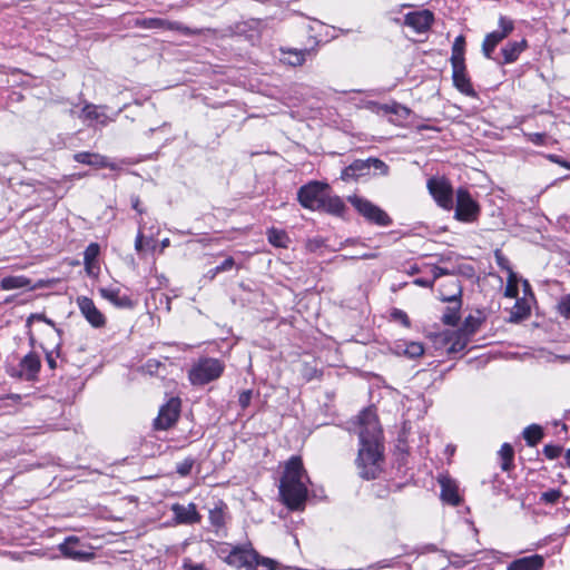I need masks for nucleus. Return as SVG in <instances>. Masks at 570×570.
<instances>
[{"label":"nucleus","instance_id":"6","mask_svg":"<svg viewBox=\"0 0 570 570\" xmlns=\"http://www.w3.org/2000/svg\"><path fill=\"white\" fill-rule=\"evenodd\" d=\"M327 190V184L309 181L298 189L297 199L304 208L318 212Z\"/></svg>","mask_w":570,"mask_h":570},{"label":"nucleus","instance_id":"21","mask_svg":"<svg viewBox=\"0 0 570 570\" xmlns=\"http://www.w3.org/2000/svg\"><path fill=\"white\" fill-rule=\"evenodd\" d=\"M99 293L102 298L110 302L112 305L119 308H132L134 302L132 299L121 293L120 288L118 287H101L99 288Z\"/></svg>","mask_w":570,"mask_h":570},{"label":"nucleus","instance_id":"9","mask_svg":"<svg viewBox=\"0 0 570 570\" xmlns=\"http://www.w3.org/2000/svg\"><path fill=\"white\" fill-rule=\"evenodd\" d=\"M61 554L75 561H88L95 557L91 546L82 542L78 537L70 535L59 544Z\"/></svg>","mask_w":570,"mask_h":570},{"label":"nucleus","instance_id":"10","mask_svg":"<svg viewBox=\"0 0 570 570\" xmlns=\"http://www.w3.org/2000/svg\"><path fill=\"white\" fill-rule=\"evenodd\" d=\"M426 187L429 193L443 209L450 210L453 207V189L445 178L431 177Z\"/></svg>","mask_w":570,"mask_h":570},{"label":"nucleus","instance_id":"33","mask_svg":"<svg viewBox=\"0 0 570 570\" xmlns=\"http://www.w3.org/2000/svg\"><path fill=\"white\" fill-rule=\"evenodd\" d=\"M268 242L276 247H287L288 236L284 230L271 228L267 232Z\"/></svg>","mask_w":570,"mask_h":570},{"label":"nucleus","instance_id":"58","mask_svg":"<svg viewBox=\"0 0 570 570\" xmlns=\"http://www.w3.org/2000/svg\"><path fill=\"white\" fill-rule=\"evenodd\" d=\"M376 257H377V255L375 253H364L358 256H355V258H361V259H373Z\"/></svg>","mask_w":570,"mask_h":570},{"label":"nucleus","instance_id":"51","mask_svg":"<svg viewBox=\"0 0 570 570\" xmlns=\"http://www.w3.org/2000/svg\"><path fill=\"white\" fill-rule=\"evenodd\" d=\"M465 49V39L462 35L458 36L454 39L452 45V52H464Z\"/></svg>","mask_w":570,"mask_h":570},{"label":"nucleus","instance_id":"54","mask_svg":"<svg viewBox=\"0 0 570 570\" xmlns=\"http://www.w3.org/2000/svg\"><path fill=\"white\" fill-rule=\"evenodd\" d=\"M431 272H432V277H431V279H433V283H434L439 277H441V276H443V275H446V274H448L446 269H444V268H442V267H440V266H433V267H432V269H431Z\"/></svg>","mask_w":570,"mask_h":570},{"label":"nucleus","instance_id":"2","mask_svg":"<svg viewBox=\"0 0 570 570\" xmlns=\"http://www.w3.org/2000/svg\"><path fill=\"white\" fill-rule=\"evenodd\" d=\"M308 482L309 478L303 466L302 459L292 456L286 463L279 484V495L289 510L299 511L305 508Z\"/></svg>","mask_w":570,"mask_h":570},{"label":"nucleus","instance_id":"31","mask_svg":"<svg viewBox=\"0 0 570 570\" xmlns=\"http://www.w3.org/2000/svg\"><path fill=\"white\" fill-rule=\"evenodd\" d=\"M499 456L501 459V469L503 471H510L514 466V451L511 444L503 443L499 451Z\"/></svg>","mask_w":570,"mask_h":570},{"label":"nucleus","instance_id":"40","mask_svg":"<svg viewBox=\"0 0 570 570\" xmlns=\"http://www.w3.org/2000/svg\"><path fill=\"white\" fill-rule=\"evenodd\" d=\"M424 353V347L419 342L405 343L404 354L411 358L421 356Z\"/></svg>","mask_w":570,"mask_h":570},{"label":"nucleus","instance_id":"14","mask_svg":"<svg viewBox=\"0 0 570 570\" xmlns=\"http://www.w3.org/2000/svg\"><path fill=\"white\" fill-rule=\"evenodd\" d=\"M434 21V14L430 10L412 11L404 16V24L416 33L426 32Z\"/></svg>","mask_w":570,"mask_h":570},{"label":"nucleus","instance_id":"44","mask_svg":"<svg viewBox=\"0 0 570 570\" xmlns=\"http://www.w3.org/2000/svg\"><path fill=\"white\" fill-rule=\"evenodd\" d=\"M160 367H165V365L155 358H150L144 364L142 371L149 375H155L159 373Z\"/></svg>","mask_w":570,"mask_h":570},{"label":"nucleus","instance_id":"52","mask_svg":"<svg viewBox=\"0 0 570 570\" xmlns=\"http://www.w3.org/2000/svg\"><path fill=\"white\" fill-rule=\"evenodd\" d=\"M413 284H415L420 287L431 288L433 286V279L425 278V277H419L413 281Z\"/></svg>","mask_w":570,"mask_h":570},{"label":"nucleus","instance_id":"63","mask_svg":"<svg viewBox=\"0 0 570 570\" xmlns=\"http://www.w3.org/2000/svg\"><path fill=\"white\" fill-rule=\"evenodd\" d=\"M185 570H202V568L199 566H195V567H187V564L184 566Z\"/></svg>","mask_w":570,"mask_h":570},{"label":"nucleus","instance_id":"39","mask_svg":"<svg viewBox=\"0 0 570 570\" xmlns=\"http://www.w3.org/2000/svg\"><path fill=\"white\" fill-rule=\"evenodd\" d=\"M194 464H195V459L191 456H188V458L184 459L181 462H178L176 464V472L180 476H187L190 474Z\"/></svg>","mask_w":570,"mask_h":570},{"label":"nucleus","instance_id":"20","mask_svg":"<svg viewBox=\"0 0 570 570\" xmlns=\"http://www.w3.org/2000/svg\"><path fill=\"white\" fill-rule=\"evenodd\" d=\"M456 285L458 292L449 297H443V302L452 303L453 306H449L443 316L442 322L450 326H455L460 321V308H461V287Z\"/></svg>","mask_w":570,"mask_h":570},{"label":"nucleus","instance_id":"24","mask_svg":"<svg viewBox=\"0 0 570 570\" xmlns=\"http://www.w3.org/2000/svg\"><path fill=\"white\" fill-rule=\"evenodd\" d=\"M452 79L454 87L465 96L475 97L476 92L472 87L471 80L465 68L452 69Z\"/></svg>","mask_w":570,"mask_h":570},{"label":"nucleus","instance_id":"49","mask_svg":"<svg viewBox=\"0 0 570 570\" xmlns=\"http://www.w3.org/2000/svg\"><path fill=\"white\" fill-rule=\"evenodd\" d=\"M252 397H253L252 390H245L239 394L238 403L243 410L246 409L250 404Z\"/></svg>","mask_w":570,"mask_h":570},{"label":"nucleus","instance_id":"35","mask_svg":"<svg viewBox=\"0 0 570 570\" xmlns=\"http://www.w3.org/2000/svg\"><path fill=\"white\" fill-rule=\"evenodd\" d=\"M481 321L478 317H474L472 315H469L461 328H459V332L464 333L466 336H472L480 327Z\"/></svg>","mask_w":570,"mask_h":570},{"label":"nucleus","instance_id":"53","mask_svg":"<svg viewBox=\"0 0 570 570\" xmlns=\"http://www.w3.org/2000/svg\"><path fill=\"white\" fill-rule=\"evenodd\" d=\"M59 356V353L57 352V355H53V352H47L46 353V361L51 370H55L57 367V357Z\"/></svg>","mask_w":570,"mask_h":570},{"label":"nucleus","instance_id":"41","mask_svg":"<svg viewBox=\"0 0 570 570\" xmlns=\"http://www.w3.org/2000/svg\"><path fill=\"white\" fill-rule=\"evenodd\" d=\"M562 492L558 489H550L546 492H542L540 495V502L546 504H554L561 498Z\"/></svg>","mask_w":570,"mask_h":570},{"label":"nucleus","instance_id":"37","mask_svg":"<svg viewBox=\"0 0 570 570\" xmlns=\"http://www.w3.org/2000/svg\"><path fill=\"white\" fill-rule=\"evenodd\" d=\"M104 116L98 111V108L95 105L88 104L86 105L80 114V118L85 121H99L100 117Z\"/></svg>","mask_w":570,"mask_h":570},{"label":"nucleus","instance_id":"18","mask_svg":"<svg viewBox=\"0 0 570 570\" xmlns=\"http://www.w3.org/2000/svg\"><path fill=\"white\" fill-rule=\"evenodd\" d=\"M171 511L175 517V521L178 524H195L202 519L197 512L196 504L189 503L187 505L175 503L171 505Z\"/></svg>","mask_w":570,"mask_h":570},{"label":"nucleus","instance_id":"11","mask_svg":"<svg viewBox=\"0 0 570 570\" xmlns=\"http://www.w3.org/2000/svg\"><path fill=\"white\" fill-rule=\"evenodd\" d=\"M479 213L480 207L470 193L465 188H459L454 217L460 222L471 223L476 219Z\"/></svg>","mask_w":570,"mask_h":570},{"label":"nucleus","instance_id":"50","mask_svg":"<svg viewBox=\"0 0 570 570\" xmlns=\"http://www.w3.org/2000/svg\"><path fill=\"white\" fill-rule=\"evenodd\" d=\"M33 321H41V322H45V323H47L49 325H53V322L51 320L47 318L45 314L35 313V314H31L27 318L26 326L28 328H30Z\"/></svg>","mask_w":570,"mask_h":570},{"label":"nucleus","instance_id":"7","mask_svg":"<svg viewBox=\"0 0 570 570\" xmlns=\"http://www.w3.org/2000/svg\"><path fill=\"white\" fill-rule=\"evenodd\" d=\"M135 26L144 29L175 30L188 37L203 35L207 30L202 28H190L181 22L161 18H137L135 20Z\"/></svg>","mask_w":570,"mask_h":570},{"label":"nucleus","instance_id":"46","mask_svg":"<svg viewBox=\"0 0 570 570\" xmlns=\"http://www.w3.org/2000/svg\"><path fill=\"white\" fill-rule=\"evenodd\" d=\"M562 448L554 444H547L543 448L544 455L550 459L554 460L561 454Z\"/></svg>","mask_w":570,"mask_h":570},{"label":"nucleus","instance_id":"29","mask_svg":"<svg viewBox=\"0 0 570 570\" xmlns=\"http://www.w3.org/2000/svg\"><path fill=\"white\" fill-rule=\"evenodd\" d=\"M530 314V306L524 299H517L514 306L510 312L509 321L512 323H518L524 318H527Z\"/></svg>","mask_w":570,"mask_h":570},{"label":"nucleus","instance_id":"3","mask_svg":"<svg viewBox=\"0 0 570 570\" xmlns=\"http://www.w3.org/2000/svg\"><path fill=\"white\" fill-rule=\"evenodd\" d=\"M224 559L230 567L246 568L247 570H254L257 567H264L267 570H277L279 568V563L276 560L261 557L250 544L229 547Z\"/></svg>","mask_w":570,"mask_h":570},{"label":"nucleus","instance_id":"62","mask_svg":"<svg viewBox=\"0 0 570 570\" xmlns=\"http://www.w3.org/2000/svg\"><path fill=\"white\" fill-rule=\"evenodd\" d=\"M490 554H491V559H493V560H499V558H500L499 552H490Z\"/></svg>","mask_w":570,"mask_h":570},{"label":"nucleus","instance_id":"34","mask_svg":"<svg viewBox=\"0 0 570 570\" xmlns=\"http://www.w3.org/2000/svg\"><path fill=\"white\" fill-rule=\"evenodd\" d=\"M100 252V247L97 243H91L87 246V248L83 252V263L86 266V269L89 272L90 266L92 263L96 262L98 255Z\"/></svg>","mask_w":570,"mask_h":570},{"label":"nucleus","instance_id":"43","mask_svg":"<svg viewBox=\"0 0 570 570\" xmlns=\"http://www.w3.org/2000/svg\"><path fill=\"white\" fill-rule=\"evenodd\" d=\"M391 318L395 322H400L404 327L411 326V322L407 314L400 308H393L391 311Z\"/></svg>","mask_w":570,"mask_h":570},{"label":"nucleus","instance_id":"13","mask_svg":"<svg viewBox=\"0 0 570 570\" xmlns=\"http://www.w3.org/2000/svg\"><path fill=\"white\" fill-rule=\"evenodd\" d=\"M180 400L171 397L159 410L158 416L155 419V428L157 430H167L171 428L179 417Z\"/></svg>","mask_w":570,"mask_h":570},{"label":"nucleus","instance_id":"38","mask_svg":"<svg viewBox=\"0 0 570 570\" xmlns=\"http://www.w3.org/2000/svg\"><path fill=\"white\" fill-rule=\"evenodd\" d=\"M234 265H235L234 258L228 257L222 264L217 265L215 268L209 269L207 273V276L209 279H214L216 277V275L232 269Z\"/></svg>","mask_w":570,"mask_h":570},{"label":"nucleus","instance_id":"56","mask_svg":"<svg viewBox=\"0 0 570 570\" xmlns=\"http://www.w3.org/2000/svg\"><path fill=\"white\" fill-rule=\"evenodd\" d=\"M495 258H497V263H498V265H499L502 269H507V271H508V268H511V267L509 266V261H508L504 256H502L501 254H498V253H497V254H495Z\"/></svg>","mask_w":570,"mask_h":570},{"label":"nucleus","instance_id":"12","mask_svg":"<svg viewBox=\"0 0 570 570\" xmlns=\"http://www.w3.org/2000/svg\"><path fill=\"white\" fill-rule=\"evenodd\" d=\"M514 30V22L501 16L499 18V29L488 33L482 43V52L488 58H492L495 47Z\"/></svg>","mask_w":570,"mask_h":570},{"label":"nucleus","instance_id":"5","mask_svg":"<svg viewBox=\"0 0 570 570\" xmlns=\"http://www.w3.org/2000/svg\"><path fill=\"white\" fill-rule=\"evenodd\" d=\"M348 202L367 222L383 227L392 224L391 217L368 199L354 195L348 197Z\"/></svg>","mask_w":570,"mask_h":570},{"label":"nucleus","instance_id":"59","mask_svg":"<svg viewBox=\"0 0 570 570\" xmlns=\"http://www.w3.org/2000/svg\"><path fill=\"white\" fill-rule=\"evenodd\" d=\"M7 399L8 400H11L13 402H18L21 400V395L20 394H14V393H11V394H8L7 395Z\"/></svg>","mask_w":570,"mask_h":570},{"label":"nucleus","instance_id":"30","mask_svg":"<svg viewBox=\"0 0 570 570\" xmlns=\"http://www.w3.org/2000/svg\"><path fill=\"white\" fill-rule=\"evenodd\" d=\"M523 438L529 446L537 445L543 438V431L540 425L531 424L523 430Z\"/></svg>","mask_w":570,"mask_h":570},{"label":"nucleus","instance_id":"19","mask_svg":"<svg viewBox=\"0 0 570 570\" xmlns=\"http://www.w3.org/2000/svg\"><path fill=\"white\" fill-rule=\"evenodd\" d=\"M544 567H554L547 564L546 558L541 554H531L513 560L507 566V570H541Z\"/></svg>","mask_w":570,"mask_h":570},{"label":"nucleus","instance_id":"25","mask_svg":"<svg viewBox=\"0 0 570 570\" xmlns=\"http://www.w3.org/2000/svg\"><path fill=\"white\" fill-rule=\"evenodd\" d=\"M371 170V158L365 160L356 159L350 166H347L343 173L342 178L345 180L356 179L361 176L367 175Z\"/></svg>","mask_w":570,"mask_h":570},{"label":"nucleus","instance_id":"57","mask_svg":"<svg viewBox=\"0 0 570 570\" xmlns=\"http://www.w3.org/2000/svg\"><path fill=\"white\" fill-rule=\"evenodd\" d=\"M142 238H144L142 230H141V227H139V230H138V234H137L136 240H135V249L137 252L142 250Z\"/></svg>","mask_w":570,"mask_h":570},{"label":"nucleus","instance_id":"42","mask_svg":"<svg viewBox=\"0 0 570 570\" xmlns=\"http://www.w3.org/2000/svg\"><path fill=\"white\" fill-rule=\"evenodd\" d=\"M557 309L561 316L570 318V294L560 297Z\"/></svg>","mask_w":570,"mask_h":570},{"label":"nucleus","instance_id":"4","mask_svg":"<svg viewBox=\"0 0 570 570\" xmlns=\"http://www.w3.org/2000/svg\"><path fill=\"white\" fill-rule=\"evenodd\" d=\"M224 371V364L212 357L200 358L189 370V380L194 385H205L217 380Z\"/></svg>","mask_w":570,"mask_h":570},{"label":"nucleus","instance_id":"61","mask_svg":"<svg viewBox=\"0 0 570 570\" xmlns=\"http://www.w3.org/2000/svg\"><path fill=\"white\" fill-rule=\"evenodd\" d=\"M551 160L557 163V164H559V165H561V166H562V163H566L564 160H561L559 158V156H551Z\"/></svg>","mask_w":570,"mask_h":570},{"label":"nucleus","instance_id":"22","mask_svg":"<svg viewBox=\"0 0 570 570\" xmlns=\"http://www.w3.org/2000/svg\"><path fill=\"white\" fill-rule=\"evenodd\" d=\"M442 341L448 345L449 354L463 351L469 342V336L458 331H446L441 335Z\"/></svg>","mask_w":570,"mask_h":570},{"label":"nucleus","instance_id":"60","mask_svg":"<svg viewBox=\"0 0 570 570\" xmlns=\"http://www.w3.org/2000/svg\"><path fill=\"white\" fill-rule=\"evenodd\" d=\"M564 461H566L567 465L570 466V449L567 450V452L564 454Z\"/></svg>","mask_w":570,"mask_h":570},{"label":"nucleus","instance_id":"32","mask_svg":"<svg viewBox=\"0 0 570 570\" xmlns=\"http://www.w3.org/2000/svg\"><path fill=\"white\" fill-rule=\"evenodd\" d=\"M209 521L217 530L225 524V504L222 502L209 510Z\"/></svg>","mask_w":570,"mask_h":570},{"label":"nucleus","instance_id":"36","mask_svg":"<svg viewBox=\"0 0 570 570\" xmlns=\"http://www.w3.org/2000/svg\"><path fill=\"white\" fill-rule=\"evenodd\" d=\"M508 281H507V286H505V291H504V295L507 297H510V298H515L518 296V293H519V289H518V277L515 275V273L511 269V268H508Z\"/></svg>","mask_w":570,"mask_h":570},{"label":"nucleus","instance_id":"15","mask_svg":"<svg viewBox=\"0 0 570 570\" xmlns=\"http://www.w3.org/2000/svg\"><path fill=\"white\" fill-rule=\"evenodd\" d=\"M317 42H315L314 47L296 49V48H281V61L291 67H299L303 66L307 59V57L315 56L317 52L316 49Z\"/></svg>","mask_w":570,"mask_h":570},{"label":"nucleus","instance_id":"64","mask_svg":"<svg viewBox=\"0 0 570 570\" xmlns=\"http://www.w3.org/2000/svg\"><path fill=\"white\" fill-rule=\"evenodd\" d=\"M383 562H384V563H380V568L396 567V564L386 563L385 561H383Z\"/></svg>","mask_w":570,"mask_h":570},{"label":"nucleus","instance_id":"8","mask_svg":"<svg viewBox=\"0 0 570 570\" xmlns=\"http://www.w3.org/2000/svg\"><path fill=\"white\" fill-rule=\"evenodd\" d=\"M40 367V357L36 353L30 352L21 358L17 366L8 367L7 373L13 379L35 382L38 379Z\"/></svg>","mask_w":570,"mask_h":570},{"label":"nucleus","instance_id":"28","mask_svg":"<svg viewBox=\"0 0 570 570\" xmlns=\"http://www.w3.org/2000/svg\"><path fill=\"white\" fill-rule=\"evenodd\" d=\"M0 287L3 291H11L17 288L30 287L37 288V285H31V279L23 275L6 276L0 281Z\"/></svg>","mask_w":570,"mask_h":570},{"label":"nucleus","instance_id":"23","mask_svg":"<svg viewBox=\"0 0 570 570\" xmlns=\"http://www.w3.org/2000/svg\"><path fill=\"white\" fill-rule=\"evenodd\" d=\"M439 483L441 485V499L453 507L459 505L461 498L455 481L448 476H442L439 479Z\"/></svg>","mask_w":570,"mask_h":570},{"label":"nucleus","instance_id":"17","mask_svg":"<svg viewBox=\"0 0 570 570\" xmlns=\"http://www.w3.org/2000/svg\"><path fill=\"white\" fill-rule=\"evenodd\" d=\"M73 160L95 168H109L111 170L120 169L118 164L97 153L80 151L73 155Z\"/></svg>","mask_w":570,"mask_h":570},{"label":"nucleus","instance_id":"1","mask_svg":"<svg viewBox=\"0 0 570 570\" xmlns=\"http://www.w3.org/2000/svg\"><path fill=\"white\" fill-rule=\"evenodd\" d=\"M360 449L356 464L360 475L365 480H373L382 471L383 445L381 428L377 416L372 409L363 410L358 415Z\"/></svg>","mask_w":570,"mask_h":570},{"label":"nucleus","instance_id":"55","mask_svg":"<svg viewBox=\"0 0 570 570\" xmlns=\"http://www.w3.org/2000/svg\"><path fill=\"white\" fill-rule=\"evenodd\" d=\"M130 202L132 209H135L138 214H142L145 212L144 208L140 206V199L138 196L132 195L130 197Z\"/></svg>","mask_w":570,"mask_h":570},{"label":"nucleus","instance_id":"47","mask_svg":"<svg viewBox=\"0 0 570 570\" xmlns=\"http://www.w3.org/2000/svg\"><path fill=\"white\" fill-rule=\"evenodd\" d=\"M451 66L452 69L465 68L464 52H452Z\"/></svg>","mask_w":570,"mask_h":570},{"label":"nucleus","instance_id":"48","mask_svg":"<svg viewBox=\"0 0 570 570\" xmlns=\"http://www.w3.org/2000/svg\"><path fill=\"white\" fill-rule=\"evenodd\" d=\"M371 168L380 171L381 175H387L389 166L379 158H371Z\"/></svg>","mask_w":570,"mask_h":570},{"label":"nucleus","instance_id":"26","mask_svg":"<svg viewBox=\"0 0 570 570\" xmlns=\"http://www.w3.org/2000/svg\"><path fill=\"white\" fill-rule=\"evenodd\" d=\"M528 47V42L525 39L521 41H511L508 42L502 49L503 63L509 65L514 62L522 51H524Z\"/></svg>","mask_w":570,"mask_h":570},{"label":"nucleus","instance_id":"27","mask_svg":"<svg viewBox=\"0 0 570 570\" xmlns=\"http://www.w3.org/2000/svg\"><path fill=\"white\" fill-rule=\"evenodd\" d=\"M345 209L346 207L344 202L338 196H332L327 191L318 212H325L332 215L342 216Z\"/></svg>","mask_w":570,"mask_h":570},{"label":"nucleus","instance_id":"45","mask_svg":"<svg viewBox=\"0 0 570 570\" xmlns=\"http://www.w3.org/2000/svg\"><path fill=\"white\" fill-rule=\"evenodd\" d=\"M382 109L386 114H396V115H405V116H407L410 114V110L406 107L401 106L399 104L384 105L382 107Z\"/></svg>","mask_w":570,"mask_h":570},{"label":"nucleus","instance_id":"16","mask_svg":"<svg viewBox=\"0 0 570 570\" xmlns=\"http://www.w3.org/2000/svg\"><path fill=\"white\" fill-rule=\"evenodd\" d=\"M78 307L83 315V317L88 321V323L96 327H102L106 324V317L104 314L97 308L94 301L87 296H79L77 298Z\"/></svg>","mask_w":570,"mask_h":570}]
</instances>
